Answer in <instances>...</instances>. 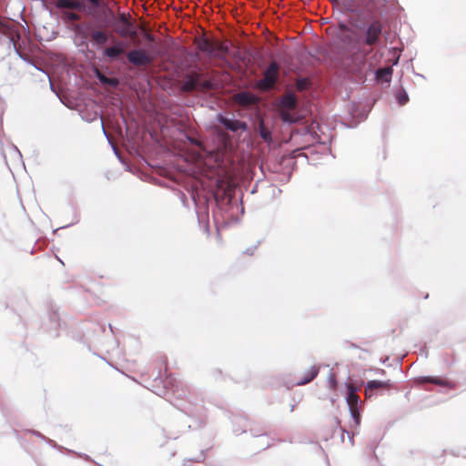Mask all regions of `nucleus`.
I'll use <instances>...</instances> for the list:
<instances>
[{
  "mask_svg": "<svg viewBox=\"0 0 466 466\" xmlns=\"http://www.w3.org/2000/svg\"><path fill=\"white\" fill-rule=\"evenodd\" d=\"M389 0H343L342 11L362 35L341 31L331 39L333 51L340 58H400L401 49L387 46L390 33L385 26V4ZM328 58H333L329 56Z\"/></svg>",
  "mask_w": 466,
  "mask_h": 466,
  "instance_id": "f257e3e1",
  "label": "nucleus"
},
{
  "mask_svg": "<svg viewBox=\"0 0 466 466\" xmlns=\"http://www.w3.org/2000/svg\"><path fill=\"white\" fill-rule=\"evenodd\" d=\"M195 50L189 49L180 40L166 36L157 38L153 34L142 31L139 34V46L131 49L125 58H275L263 55L248 47L247 56L241 55V50L228 38L210 40L207 35L199 34L193 41ZM278 58H282L279 56Z\"/></svg>",
  "mask_w": 466,
  "mask_h": 466,
  "instance_id": "f03ea898",
  "label": "nucleus"
},
{
  "mask_svg": "<svg viewBox=\"0 0 466 466\" xmlns=\"http://www.w3.org/2000/svg\"><path fill=\"white\" fill-rule=\"evenodd\" d=\"M218 88V84L212 78H207L200 71H189L180 80V90L190 93L193 91L207 92Z\"/></svg>",
  "mask_w": 466,
  "mask_h": 466,
  "instance_id": "7ed1b4c3",
  "label": "nucleus"
},
{
  "mask_svg": "<svg viewBox=\"0 0 466 466\" xmlns=\"http://www.w3.org/2000/svg\"><path fill=\"white\" fill-rule=\"evenodd\" d=\"M110 24L116 34L121 36L133 37L137 35V27L131 21L130 15L127 13L120 12L117 15H112Z\"/></svg>",
  "mask_w": 466,
  "mask_h": 466,
  "instance_id": "20e7f679",
  "label": "nucleus"
},
{
  "mask_svg": "<svg viewBox=\"0 0 466 466\" xmlns=\"http://www.w3.org/2000/svg\"><path fill=\"white\" fill-rule=\"evenodd\" d=\"M279 77V65L276 60L270 64L264 72L263 77L258 82L257 86L262 91H268L274 87Z\"/></svg>",
  "mask_w": 466,
  "mask_h": 466,
  "instance_id": "39448f33",
  "label": "nucleus"
},
{
  "mask_svg": "<svg viewBox=\"0 0 466 466\" xmlns=\"http://www.w3.org/2000/svg\"><path fill=\"white\" fill-rule=\"evenodd\" d=\"M128 40H116L108 47H104L102 54L103 58H119L126 53L127 48L129 46Z\"/></svg>",
  "mask_w": 466,
  "mask_h": 466,
  "instance_id": "423d86ee",
  "label": "nucleus"
},
{
  "mask_svg": "<svg viewBox=\"0 0 466 466\" xmlns=\"http://www.w3.org/2000/svg\"><path fill=\"white\" fill-rule=\"evenodd\" d=\"M417 382L420 384H425V383H432L441 387L453 389L454 384L450 381L447 379H443L441 377H431V376H424L420 377L417 379Z\"/></svg>",
  "mask_w": 466,
  "mask_h": 466,
  "instance_id": "0eeeda50",
  "label": "nucleus"
},
{
  "mask_svg": "<svg viewBox=\"0 0 466 466\" xmlns=\"http://www.w3.org/2000/svg\"><path fill=\"white\" fill-rule=\"evenodd\" d=\"M218 121L220 124H222L227 129L236 132L238 130H246L247 129V124L245 122L237 120V119H231L228 118L226 116H218Z\"/></svg>",
  "mask_w": 466,
  "mask_h": 466,
  "instance_id": "6e6552de",
  "label": "nucleus"
},
{
  "mask_svg": "<svg viewBox=\"0 0 466 466\" xmlns=\"http://www.w3.org/2000/svg\"><path fill=\"white\" fill-rule=\"evenodd\" d=\"M234 101L240 106H248L257 104L258 97L250 92H239L234 96Z\"/></svg>",
  "mask_w": 466,
  "mask_h": 466,
  "instance_id": "1a4fd4ad",
  "label": "nucleus"
},
{
  "mask_svg": "<svg viewBox=\"0 0 466 466\" xmlns=\"http://www.w3.org/2000/svg\"><path fill=\"white\" fill-rule=\"evenodd\" d=\"M319 367L313 365L309 370H307L304 374L298 380L296 385L301 386L305 385L310 381H312L317 375L319 374Z\"/></svg>",
  "mask_w": 466,
  "mask_h": 466,
  "instance_id": "9d476101",
  "label": "nucleus"
},
{
  "mask_svg": "<svg viewBox=\"0 0 466 466\" xmlns=\"http://www.w3.org/2000/svg\"><path fill=\"white\" fill-rule=\"evenodd\" d=\"M297 107V98L291 94L288 93L280 98V109L295 110Z\"/></svg>",
  "mask_w": 466,
  "mask_h": 466,
  "instance_id": "9b49d317",
  "label": "nucleus"
},
{
  "mask_svg": "<svg viewBox=\"0 0 466 466\" xmlns=\"http://www.w3.org/2000/svg\"><path fill=\"white\" fill-rule=\"evenodd\" d=\"M92 43L96 46L98 48H104V46L107 44L108 36L106 33L101 30H95L92 32Z\"/></svg>",
  "mask_w": 466,
  "mask_h": 466,
  "instance_id": "f8f14e48",
  "label": "nucleus"
},
{
  "mask_svg": "<svg viewBox=\"0 0 466 466\" xmlns=\"http://www.w3.org/2000/svg\"><path fill=\"white\" fill-rule=\"evenodd\" d=\"M390 387H391V384L390 383V381L370 380L367 383L365 391H366L367 395L368 394L370 395V393L374 390H379V389L389 390V389H390Z\"/></svg>",
  "mask_w": 466,
  "mask_h": 466,
  "instance_id": "ddd939ff",
  "label": "nucleus"
},
{
  "mask_svg": "<svg viewBox=\"0 0 466 466\" xmlns=\"http://www.w3.org/2000/svg\"><path fill=\"white\" fill-rule=\"evenodd\" d=\"M392 76V68L386 66L376 71V79L381 83H390Z\"/></svg>",
  "mask_w": 466,
  "mask_h": 466,
  "instance_id": "4468645a",
  "label": "nucleus"
},
{
  "mask_svg": "<svg viewBox=\"0 0 466 466\" xmlns=\"http://www.w3.org/2000/svg\"><path fill=\"white\" fill-rule=\"evenodd\" d=\"M96 77L104 86H108L110 87H116L119 84V81L116 77H107L97 68L95 70Z\"/></svg>",
  "mask_w": 466,
  "mask_h": 466,
  "instance_id": "2eb2a0df",
  "label": "nucleus"
},
{
  "mask_svg": "<svg viewBox=\"0 0 466 466\" xmlns=\"http://www.w3.org/2000/svg\"><path fill=\"white\" fill-rule=\"evenodd\" d=\"M257 130H258L259 136L261 137V138L265 142H267V143H271L272 142L271 132L266 127L263 119H260L258 121V127H257Z\"/></svg>",
  "mask_w": 466,
  "mask_h": 466,
  "instance_id": "dca6fc26",
  "label": "nucleus"
},
{
  "mask_svg": "<svg viewBox=\"0 0 466 466\" xmlns=\"http://www.w3.org/2000/svg\"><path fill=\"white\" fill-rule=\"evenodd\" d=\"M359 400L360 397L356 394L354 387L350 385L347 396V402L350 408L358 407Z\"/></svg>",
  "mask_w": 466,
  "mask_h": 466,
  "instance_id": "f3484780",
  "label": "nucleus"
},
{
  "mask_svg": "<svg viewBox=\"0 0 466 466\" xmlns=\"http://www.w3.org/2000/svg\"><path fill=\"white\" fill-rule=\"evenodd\" d=\"M292 110L280 109L279 115L283 122L295 123L298 118L291 113Z\"/></svg>",
  "mask_w": 466,
  "mask_h": 466,
  "instance_id": "a211bd4d",
  "label": "nucleus"
},
{
  "mask_svg": "<svg viewBox=\"0 0 466 466\" xmlns=\"http://www.w3.org/2000/svg\"><path fill=\"white\" fill-rule=\"evenodd\" d=\"M61 3H62V5L66 6V7H72V8H76V9H79V10L84 9V5H82L79 2H74L71 0H62Z\"/></svg>",
  "mask_w": 466,
  "mask_h": 466,
  "instance_id": "6ab92c4d",
  "label": "nucleus"
},
{
  "mask_svg": "<svg viewBox=\"0 0 466 466\" xmlns=\"http://www.w3.org/2000/svg\"><path fill=\"white\" fill-rule=\"evenodd\" d=\"M396 99L400 106H403L408 102L409 96L405 91H400L396 95Z\"/></svg>",
  "mask_w": 466,
  "mask_h": 466,
  "instance_id": "aec40b11",
  "label": "nucleus"
},
{
  "mask_svg": "<svg viewBox=\"0 0 466 466\" xmlns=\"http://www.w3.org/2000/svg\"><path fill=\"white\" fill-rule=\"evenodd\" d=\"M308 80L307 79H299L297 81V88L299 91L305 90L308 87Z\"/></svg>",
  "mask_w": 466,
  "mask_h": 466,
  "instance_id": "412c9836",
  "label": "nucleus"
},
{
  "mask_svg": "<svg viewBox=\"0 0 466 466\" xmlns=\"http://www.w3.org/2000/svg\"><path fill=\"white\" fill-rule=\"evenodd\" d=\"M350 412H351L352 417L356 420V423L359 424L360 423V411H359L358 407L350 408Z\"/></svg>",
  "mask_w": 466,
  "mask_h": 466,
  "instance_id": "4be33fe9",
  "label": "nucleus"
},
{
  "mask_svg": "<svg viewBox=\"0 0 466 466\" xmlns=\"http://www.w3.org/2000/svg\"><path fill=\"white\" fill-rule=\"evenodd\" d=\"M129 61L132 62L135 66H142L148 65L149 62H151L152 60H140V59H137V60H129Z\"/></svg>",
  "mask_w": 466,
  "mask_h": 466,
  "instance_id": "5701e85b",
  "label": "nucleus"
},
{
  "mask_svg": "<svg viewBox=\"0 0 466 466\" xmlns=\"http://www.w3.org/2000/svg\"><path fill=\"white\" fill-rule=\"evenodd\" d=\"M9 42H10V44H12V45H13L14 49H15V51L16 55L19 56V58H21V59L28 58L27 56H24V55L21 53V51L16 47L15 44L14 43V41H13L12 39H9Z\"/></svg>",
  "mask_w": 466,
  "mask_h": 466,
  "instance_id": "b1692460",
  "label": "nucleus"
},
{
  "mask_svg": "<svg viewBox=\"0 0 466 466\" xmlns=\"http://www.w3.org/2000/svg\"><path fill=\"white\" fill-rule=\"evenodd\" d=\"M86 1L89 2L94 8H99V6H100L99 0H86Z\"/></svg>",
  "mask_w": 466,
  "mask_h": 466,
  "instance_id": "393cba45",
  "label": "nucleus"
},
{
  "mask_svg": "<svg viewBox=\"0 0 466 466\" xmlns=\"http://www.w3.org/2000/svg\"><path fill=\"white\" fill-rule=\"evenodd\" d=\"M329 381H330V386L332 389H335L336 388V380L334 378V376H330L329 378Z\"/></svg>",
  "mask_w": 466,
  "mask_h": 466,
  "instance_id": "a878e982",
  "label": "nucleus"
},
{
  "mask_svg": "<svg viewBox=\"0 0 466 466\" xmlns=\"http://www.w3.org/2000/svg\"><path fill=\"white\" fill-rule=\"evenodd\" d=\"M160 362L162 365H164L165 369H167V360L166 357L161 358Z\"/></svg>",
  "mask_w": 466,
  "mask_h": 466,
  "instance_id": "bb28decb",
  "label": "nucleus"
},
{
  "mask_svg": "<svg viewBox=\"0 0 466 466\" xmlns=\"http://www.w3.org/2000/svg\"><path fill=\"white\" fill-rule=\"evenodd\" d=\"M246 254L248 255H253L254 253V248H248L245 251Z\"/></svg>",
  "mask_w": 466,
  "mask_h": 466,
  "instance_id": "cd10ccee",
  "label": "nucleus"
},
{
  "mask_svg": "<svg viewBox=\"0 0 466 466\" xmlns=\"http://www.w3.org/2000/svg\"><path fill=\"white\" fill-rule=\"evenodd\" d=\"M310 58L316 59V58H318V57H317V56H311V57H310Z\"/></svg>",
  "mask_w": 466,
  "mask_h": 466,
  "instance_id": "c85d7f7f",
  "label": "nucleus"
},
{
  "mask_svg": "<svg viewBox=\"0 0 466 466\" xmlns=\"http://www.w3.org/2000/svg\"><path fill=\"white\" fill-rule=\"evenodd\" d=\"M398 61H399L398 59H395L394 60V65H396L398 63Z\"/></svg>",
  "mask_w": 466,
  "mask_h": 466,
  "instance_id": "c756f323",
  "label": "nucleus"
}]
</instances>
